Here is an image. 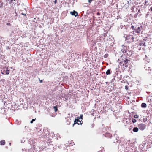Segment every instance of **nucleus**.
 <instances>
[{
    "label": "nucleus",
    "mask_w": 152,
    "mask_h": 152,
    "mask_svg": "<svg viewBox=\"0 0 152 152\" xmlns=\"http://www.w3.org/2000/svg\"><path fill=\"white\" fill-rule=\"evenodd\" d=\"M129 61V60L128 59L124 58V59H123L122 61L121 62H120V63L121 64L123 63V66H125L126 68L128 66V64H127L128 63V61Z\"/></svg>",
    "instance_id": "f257e3e1"
},
{
    "label": "nucleus",
    "mask_w": 152,
    "mask_h": 152,
    "mask_svg": "<svg viewBox=\"0 0 152 152\" xmlns=\"http://www.w3.org/2000/svg\"><path fill=\"white\" fill-rule=\"evenodd\" d=\"M146 125L143 123L140 124H138V126L140 130H143L146 128Z\"/></svg>",
    "instance_id": "f03ea898"
},
{
    "label": "nucleus",
    "mask_w": 152,
    "mask_h": 152,
    "mask_svg": "<svg viewBox=\"0 0 152 152\" xmlns=\"http://www.w3.org/2000/svg\"><path fill=\"white\" fill-rule=\"evenodd\" d=\"M136 29L135 31L137 33H140L142 30V26L137 27L136 25L135 27Z\"/></svg>",
    "instance_id": "7ed1b4c3"
},
{
    "label": "nucleus",
    "mask_w": 152,
    "mask_h": 152,
    "mask_svg": "<svg viewBox=\"0 0 152 152\" xmlns=\"http://www.w3.org/2000/svg\"><path fill=\"white\" fill-rule=\"evenodd\" d=\"M82 117H83V115H80V117H78L77 118V119H75V120L74 121V124H73V126L75 124H77V123H78L79 119H82Z\"/></svg>",
    "instance_id": "20e7f679"
},
{
    "label": "nucleus",
    "mask_w": 152,
    "mask_h": 152,
    "mask_svg": "<svg viewBox=\"0 0 152 152\" xmlns=\"http://www.w3.org/2000/svg\"><path fill=\"white\" fill-rule=\"evenodd\" d=\"M121 142L120 138L116 136L115 137V139L114 140V142L115 143H119Z\"/></svg>",
    "instance_id": "39448f33"
},
{
    "label": "nucleus",
    "mask_w": 152,
    "mask_h": 152,
    "mask_svg": "<svg viewBox=\"0 0 152 152\" xmlns=\"http://www.w3.org/2000/svg\"><path fill=\"white\" fill-rule=\"evenodd\" d=\"M70 14L72 15H74L75 17L78 16V13L75 10H74L73 12H70Z\"/></svg>",
    "instance_id": "423d86ee"
},
{
    "label": "nucleus",
    "mask_w": 152,
    "mask_h": 152,
    "mask_svg": "<svg viewBox=\"0 0 152 152\" xmlns=\"http://www.w3.org/2000/svg\"><path fill=\"white\" fill-rule=\"evenodd\" d=\"M144 68L146 70L150 71L151 70V68L149 67V65L148 64H146Z\"/></svg>",
    "instance_id": "0eeeda50"
},
{
    "label": "nucleus",
    "mask_w": 152,
    "mask_h": 152,
    "mask_svg": "<svg viewBox=\"0 0 152 152\" xmlns=\"http://www.w3.org/2000/svg\"><path fill=\"white\" fill-rule=\"evenodd\" d=\"M131 36L130 35H124V37L125 38L126 40H129L131 39Z\"/></svg>",
    "instance_id": "6e6552de"
},
{
    "label": "nucleus",
    "mask_w": 152,
    "mask_h": 152,
    "mask_svg": "<svg viewBox=\"0 0 152 152\" xmlns=\"http://www.w3.org/2000/svg\"><path fill=\"white\" fill-rule=\"evenodd\" d=\"M5 144V141L4 140H2L0 142V145H4Z\"/></svg>",
    "instance_id": "1a4fd4ad"
},
{
    "label": "nucleus",
    "mask_w": 152,
    "mask_h": 152,
    "mask_svg": "<svg viewBox=\"0 0 152 152\" xmlns=\"http://www.w3.org/2000/svg\"><path fill=\"white\" fill-rule=\"evenodd\" d=\"M141 106L142 108H146L147 107V105L145 103H143L141 104Z\"/></svg>",
    "instance_id": "9d476101"
},
{
    "label": "nucleus",
    "mask_w": 152,
    "mask_h": 152,
    "mask_svg": "<svg viewBox=\"0 0 152 152\" xmlns=\"http://www.w3.org/2000/svg\"><path fill=\"white\" fill-rule=\"evenodd\" d=\"M138 128L137 127H134L133 129V131L134 132H137L138 131Z\"/></svg>",
    "instance_id": "9b49d317"
},
{
    "label": "nucleus",
    "mask_w": 152,
    "mask_h": 152,
    "mask_svg": "<svg viewBox=\"0 0 152 152\" xmlns=\"http://www.w3.org/2000/svg\"><path fill=\"white\" fill-rule=\"evenodd\" d=\"M140 46H141L142 45L145 46L146 45H145V43L144 42H143L142 41L140 43H139Z\"/></svg>",
    "instance_id": "f8f14e48"
},
{
    "label": "nucleus",
    "mask_w": 152,
    "mask_h": 152,
    "mask_svg": "<svg viewBox=\"0 0 152 152\" xmlns=\"http://www.w3.org/2000/svg\"><path fill=\"white\" fill-rule=\"evenodd\" d=\"M110 69H108L106 72V74L107 75H110Z\"/></svg>",
    "instance_id": "ddd939ff"
},
{
    "label": "nucleus",
    "mask_w": 152,
    "mask_h": 152,
    "mask_svg": "<svg viewBox=\"0 0 152 152\" xmlns=\"http://www.w3.org/2000/svg\"><path fill=\"white\" fill-rule=\"evenodd\" d=\"M53 108L55 110V112H56L58 111V110L57 105L53 107Z\"/></svg>",
    "instance_id": "4468645a"
},
{
    "label": "nucleus",
    "mask_w": 152,
    "mask_h": 152,
    "mask_svg": "<svg viewBox=\"0 0 152 152\" xmlns=\"http://www.w3.org/2000/svg\"><path fill=\"white\" fill-rule=\"evenodd\" d=\"M9 2V3L10 4L12 3L13 1H16V0H7Z\"/></svg>",
    "instance_id": "2eb2a0df"
},
{
    "label": "nucleus",
    "mask_w": 152,
    "mask_h": 152,
    "mask_svg": "<svg viewBox=\"0 0 152 152\" xmlns=\"http://www.w3.org/2000/svg\"><path fill=\"white\" fill-rule=\"evenodd\" d=\"M5 81V80L4 79H1L0 80V82L1 83H2L3 84L4 83V82Z\"/></svg>",
    "instance_id": "dca6fc26"
},
{
    "label": "nucleus",
    "mask_w": 152,
    "mask_h": 152,
    "mask_svg": "<svg viewBox=\"0 0 152 152\" xmlns=\"http://www.w3.org/2000/svg\"><path fill=\"white\" fill-rule=\"evenodd\" d=\"M100 150L99 151H98V152H102L104 150V148L102 147L100 148Z\"/></svg>",
    "instance_id": "f3484780"
},
{
    "label": "nucleus",
    "mask_w": 152,
    "mask_h": 152,
    "mask_svg": "<svg viewBox=\"0 0 152 152\" xmlns=\"http://www.w3.org/2000/svg\"><path fill=\"white\" fill-rule=\"evenodd\" d=\"M77 123L78 125H81L82 124V122H81V121L79 120L78 123Z\"/></svg>",
    "instance_id": "a211bd4d"
},
{
    "label": "nucleus",
    "mask_w": 152,
    "mask_h": 152,
    "mask_svg": "<svg viewBox=\"0 0 152 152\" xmlns=\"http://www.w3.org/2000/svg\"><path fill=\"white\" fill-rule=\"evenodd\" d=\"M10 73V70H6V73L8 75Z\"/></svg>",
    "instance_id": "6ab92c4d"
},
{
    "label": "nucleus",
    "mask_w": 152,
    "mask_h": 152,
    "mask_svg": "<svg viewBox=\"0 0 152 152\" xmlns=\"http://www.w3.org/2000/svg\"><path fill=\"white\" fill-rule=\"evenodd\" d=\"M131 28L133 30H134L135 31L136 29V28H135V27L134 26H131Z\"/></svg>",
    "instance_id": "aec40b11"
},
{
    "label": "nucleus",
    "mask_w": 152,
    "mask_h": 152,
    "mask_svg": "<svg viewBox=\"0 0 152 152\" xmlns=\"http://www.w3.org/2000/svg\"><path fill=\"white\" fill-rule=\"evenodd\" d=\"M137 121L135 119H133L132 120V121L133 123H135Z\"/></svg>",
    "instance_id": "412c9836"
},
{
    "label": "nucleus",
    "mask_w": 152,
    "mask_h": 152,
    "mask_svg": "<svg viewBox=\"0 0 152 152\" xmlns=\"http://www.w3.org/2000/svg\"><path fill=\"white\" fill-rule=\"evenodd\" d=\"M35 119H33L31 121H30V123L32 124L33 123V122L35 121Z\"/></svg>",
    "instance_id": "4be33fe9"
},
{
    "label": "nucleus",
    "mask_w": 152,
    "mask_h": 152,
    "mask_svg": "<svg viewBox=\"0 0 152 152\" xmlns=\"http://www.w3.org/2000/svg\"><path fill=\"white\" fill-rule=\"evenodd\" d=\"M131 39L132 42H133L134 41V38L132 36L131 37Z\"/></svg>",
    "instance_id": "5701e85b"
},
{
    "label": "nucleus",
    "mask_w": 152,
    "mask_h": 152,
    "mask_svg": "<svg viewBox=\"0 0 152 152\" xmlns=\"http://www.w3.org/2000/svg\"><path fill=\"white\" fill-rule=\"evenodd\" d=\"M108 54H105L104 56V57L105 58H106L108 56Z\"/></svg>",
    "instance_id": "b1692460"
},
{
    "label": "nucleus",
    "mask_w": 152,
    "mask_h": 152,
    "mask_svg": "<svg viewBox=\"0 0 152 152\" xmlns=\"http://www.w3.org/2000/svg\"><path fill=\"white\" fill-rule=\"evenodd\" d=\"M148 2V1H147L146 0L144 5H146L147 4V3Z\"/></svg>",
    "instance_id": "393cba45"
},
{
    "label": "nucleus",
    "mask_w": 152,
    "mask_h": 152,
    "mask_svg": "<svg viewBox=\"0 0 152 152\" xmlns=\"http://www.w3.org/2000/svg\"><path fill=\"white\" fill-rule=\"evenodd\" d=\"M134 117L135 118H138V116L137 115H135L134 116Z\"/></svg>",
    "instance_id": "a878e982"
},
{
    "label": "nucleus",
    "mask_w": 152,
    "mask_h": 152,
    "mask_svg": "<svg viewBox=\"0 0 152 152\" xmlns=\"http://www.w3.org/2000/svg\"><path fill=\"white\" fill-rule=\"evenodd\" d=\"M7 26H10L11 24L10 23H7Z\"/></svg>",
    "instance_id": "bb28decb"
},
{
    "label": "nucleus",
    "mask_w": 152,
    "mask_h": 152,
    "mask_svg": "<svg viewBox=\"0 0 152 152\" xmlns=\"http://www.w3.org/2000/svg\"><path fill=\"white\" fill-rule=\"evenodd\" d=\"M92 1V0H88V1L90 3H91V2Z\"/></svg>",
    "instance_id": "cd10ccee"
},
{
    "label": "nucleus",
    "mask_w": 152,
    "mask_h": 152,
    "mask_svg": "<svg viewBox=\"0 0 152 152\" xmlns=\"http://www.w3.org/2000/svg\"><path fill=\"white\" fill-rule=\"evenodd\" d=\"M125 88L126 89V90H127L128 88V87H127V86H125Z\"/></svg>",
    "instance_id": "c85d7f7f"
},
{
    "label": "nucleus",
    "mask_w": 152,
    "mask_h": 152,
    "mask_svg": "<svg viewBox=\"0 0 152 152\" xmlns=\"http://www.w3.org/2000/svg\"><path fill=\"white\" fill-rule=\"evenodd\" d=\"M131 42V41H127V42H127V43H130Z\"/></svg>",
    "instance_id": "c756f323"
},
{
    "label": "nucleus",
    "mask_w": 152,
    "mask_h": 152,
    "mask_svg": "<svg viewBox=\"0 0 152 152\" xmlns=\"http://www.w3.org/2000/svg\"><path fill=\"white\" fill-rule=\"evenodd\" d=\"M97 15H100V13H99V12H98L97 13V14H96Z\"/></svg>",
    "instance_id": "7c9ffc66"
},
{
    "label": "nucleus",
    "mask_w": 152,
    "mask_h": 152,
    "mask_svg": "<svg viewBox=\"0 0 152 152\" xmlns=\"http://www.w3.org/2000/svg\"><path fill=\"white\" fill-rule=\"evenodd\" d=\"M39 81L40 83H42V80H39Z\"/></svg>",
    "instance_id": "2f4dec72"
},
{
    "label": "nucleus",
    "mask_w": 152,
    "mask_h": 152,
    "mask_svg": "<svg viewBox=\"0 0 152 152\" xmlns=\"http://www.w3.org/2000/svg\"><path fill=\"white\" fill-rule=\"evenodd\" d=\"M109 134V135H110V137H111L112 136V135L110 134Z\"/></svg>",
    "instance_id": "473e14b6"
},
{
    "label": "nucleus",
    "mask_w": 152,
    "mask_h": 152,
    "mask_svg": "<svg viewBox=\"0 0 152 152\" xmlns=\"http://www.w3.org/2000/svg\"><path fill=\"white\" fill-rule=\"evenodd\" d=\"M151 10L152 11V6L150 8Z\"/></svg>",
    "instance_id": "72a5a7b5"
},
{
    "label": "nucleus",
    "mask_w": 152,
    "mask_h": 152,
    "mask_svg": "<svg viewBox=\"0 0 152 152\" xmlns=\"http://www.w3.org/2000/svg\"><path fill=\"white\" fill-rule=\"evenodd\" d=\"M2 4L0 5V7H2Z\"/></svg>",
    "instance_id": "f704fd0d"
},
{
    "label": "nucleus",
    "mask_w": 152,
    "mask_h": 152,
    "mask_svg": "<svg viewBox=\"0 0 152 152\" xmlns=\"http://www.w3.org/2000/svg\"><path fill=\"white\" fill-rule=\"evenodd\" d=\"M22 15H26V14H22Z\"/></svg>",
    "instance_id": "c9c22d12"
},
{
    "label": "nucleus",
    "mask_w": 152,
    "mask_h": 152,
    "mask_svg": "<svg viewBox=\"0 0 152 152\" xmlns=\"http://www.w3.org/2000/svg\"><path fill=\"white\" fill-rule=\"evenodd\" d=\"M38 79H39V80H40V78H39Z\"/></svg>",
    "instance_id": "e433bc0d"
},
{
    "label": "nucleus",
    "mask_w": 152,
    "mask_h": 152,
    "mask_svg": "<svg viewBox=\"0 0 152 152\" xmlns=\"http://www.w3.org/2000/svg\"><path fill=\"white\" fill-rule=\"evenodd\" d=\"M11 142H10V145H11Z\"/></svg>",
    "instance_id": "4c0bfd02"
}]
</instances>
